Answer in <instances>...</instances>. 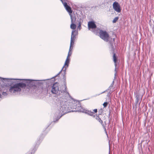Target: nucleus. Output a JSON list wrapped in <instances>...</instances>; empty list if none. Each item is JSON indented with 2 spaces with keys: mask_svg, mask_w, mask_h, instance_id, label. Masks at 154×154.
<instances>
[{
  "mask_svg": "<svg viewBox=\"0 0 154 154\" xmlns=\"http://www.w3.org/2000/svg\"><path fill=\"white\" fill-rule=\"evenodd\" d=\"M64 85L60 88L59 84L55 83L51 87V91L53 94H56L57 97L55 100L56 107L55 118L54 122L58 120L63 115L70 112L69 109V103L71 97L67 90L66 77H64Z\"/></svg>",
  "mask_w": 154,
  "mask_h": 154,
  "instance_id": "nucleus-1",
  "label": "nucleus"
},
{
  "mask_svg": "<svg viewBox=\"0 0 154 154\" xmlns=\"http://www.w3.org/2000/svg\"><path fill=\"white\" fill-rule=\"evenodd\" d=\"M28 81L26 83H16L14 85L10 86L9 89V91L11 94L15 95L18 94L21 91L22 89L25 88L27 85L29 87H32L33 86L38 87V89L37 91L39 90V92H42L43 91L45 90V88H43L42 87V82H38L37 84H35L33 83L34 81H38V80H32L29 79H25Z\"/></svg>",
  "mask_w": 154,
  "mask_h": 154,
  "instance_id": "nucleus-2",
  "label": "nucleus"
},
{
  "mask_svg": "<svg viewBox=\"0 0 154 154\" xmlns=\"http://www.w3.org/2000/svg\"><path fill=\"white\" fill-rule=\"evenodd\" d=\"M63 4L64 7L65 8L66 10L69 13L70 17L71 19V23H74L75 21V18L72 17V15L71 14L72 13V11L70 7L69 6L67 3L66 2H68V0H60Z\"/></svg>",
  "mask_w": 154,
  "mask_h": 154,
  "instance_id": "nucleus-3",
  "label": "nucleus"
},
{
  "mask_svg": "<svg viewBox=\"0 0 154 154\" xmlns=\"http://www.w3.org/2000/svg\"><path fill=\"white\" fill-rule=\"evenodd\" d=\"M100 37L106 42H108L109 39V37L107 33L105 31L100 30L99 32Z\"/></svg>",
  "mask_w": 154,
  "mask_h": 154,
  "instance_id": "nucleus-4",
  "label": "nucleus"
},
{
  "mask_svg": "<svg viewBox=\"0 0 154 154\" xmlns=\"http://www.w3.org/2000/svg\"><path fill=\"white\" fill-rule=\"evenodd\" d=\"M72 46L70 45L69 51L68 52V55L64 65L63 66V67H64L65 66L68 67L69 60V57L70 56L72 53V51L73 49Z\"/></svg>",
  "mask_w": 154,
  "mask_h": 154,
  "instance_id": "nucleus-5",
  "label": "nucleus"
},
{
  "mask_svg": "<svg viewBox=\"0 0 154 154\" xmlns=\"http://www.w3.org/2000/svg\"><path fill=\"white\" fill-rule=\"evenodd\" d=\"M113 8L116 12L119 13L121 11V9L119 3L116 2H114L113 4Z\"/></svg>",
  "mask_w": 154,
  "mask_h": 154,
  "instance_id": "nucleus-6",
  "label": "nucleus"
},
{
  "mask_svg": "<svg viewBox=\"0 0 154 154\" xmlns=\"http://www.w3.org/2000/svg\"><path fill=\"white\" fill-rule=\"evenodd\" d=\"M77 32L75 30H72V31L70 45L72 46V45H73L75 38V36L77 35Z\"/></svg>",
  "mask_w": 154,
  "mask_h": 154,
  "instance_id": "nucleus-7",
  "label": "nucleus"
},
{
  "mask_svg": "<svg viewBox=\"0 0 154 154\" xmlns=\"http://www.w3.org/2000/svg\"><path fill=\"white\" fill-rule=\"evenodd\" d=\"M77 104H76V106L75 105L73 106V109H75V110H72V111H80L81 112V110H82L83 109H84L82 107L81 104L79 103V102H77Z\"/></svg>",
  "mask_w": 154,
  "mask_h": 154,
  "instance_id": "nucleus-8",
  "label": "nucleus"
},
{
  "mask_svg": "<svg viewBox=\"0 0 154 154\" xmlns=\"http://www.w3.org/2000/svg\"><path fill=\"white\" fill-rule=\"evenodd\" d=\"M81 111L82 112L85 113L90 116H93V117H95L96 116L94 114L93 112H92L91 111L88 110H85L84 109H83Z\"/></svg>",
  "mask_w": 154,
  "mask_h": 154,
  "instance_id": "nucleus-9",
  "label": "nucleus"
},
{
  "mask_svg": "<svg viewBox=\"0 0 154 154\" xmlns=\"http://www.w3.org/2000/svg\"><path fill=\"white\" fill-rule=\"evenodd\" d=\"M88 27L89 29H94L96 27V26L93 21H90L88 22Z\"/></svg>",
  "mask_w": 154,
  "mask_h": 154,
  "instance_id": "nucleus-10",
  "label": "nucleus"
},
{
  "mask_svg": "<svg viewBox=\"0 0 154 154\" xmlns=\"http://www.w3.org/2000/svg\"><path fill=\"white\" fill-rule=\"evenodd\" d=\"M114 81H113L109 87L108 88V90L109 91V94H110L113 91L114 89L113 85H114Z\"/></svg>",
  "mask_w": 154,
  "mask_h": 154,
  "instance_id": "nucleus-11",
  "label": "nucleus"
},
{
  "mask_svg": "<svg viewBox=\"0 0 154 154\" xmlns=\"http://www.w3.org/2000/svg\"><path fill=\"white\" fill-rule=\"evenodd\" d=\"M95 118L99 122H100L101 124L103 126V128H104L105 130H106L105 126L103 124V121L101 120V119L100 118L99 116L97 115H96V116Z\"/></svg>",
  "mask_w": 154,
  "mask_h": 154,
  "instance_id": "nucleus-12",
  "label": "nucleus"
},
{
  "mask_svg": "<svg viewBox=\"0 0 154 154\" xmlns=\"http://www.w3.org/2000/svg\"><path fill=\"white\" fill-rule=\"evenodd\" d=\"M0 79H1L2 82H3L5 81H7L9 82L10 80H22V79H6V78H4L2 77H0Z\"/></svg>",
  "mask_w": 154,
  "mask_h": 154,
  "instance_id": "nucleus-13",
  "label": "nucleus"
},
{
  "mask_svg": "<svg viewBox=\"0 0 154 154\" xmlns=\"http://www.w3.org/2000/svg\"><path fill=\"white\" fill-rule=\"evenodd\" d=\"M136 104H137L138 103L139 104H140V103L141 100V99L140 98V97L138 95H137L136 96Z\"/></svg>",
  "mask_w": 154,
  "mask_h": 154,
  "instance_id": "nucleus-14",
  "label": "nucleus"
},
{
  "mask_svg": "<svg viewBox=\"0 0 154 154\" xmlns=\"http://www.w3.org/2000/svg\"><path fill=\"white\" fill-rule=\"evenodd\" d=\"M76 25H75V24H74V23H71L70 25V28L71 29H75L76 28Z\"/></svg>",
  "mask_w": 154,
  "mask_h": 154,
  "instance_id": "nucleus-15",
  "label": "nucleus"
},
{
  "mask_svg": "<svg viewBox=\"0 0 154 154\" xmlns=\"http://www.w3.org/2000/svg\"><path fill=\"white\" fill-rule=\"evenodd\" d=\"M113 61L115 63V66H116V57L115 54L114 53L113 54Z\"/></svg>",
  "mask_w": 154,
  "mask_h": 154,
  "instance_id": "nucleus-16",
  "label": "nucleus"
},
{
  "mask_svg": "<svg viewBox=\"0 0 154 154\" xmlns=\"http://www.w3.org/2000/svg\"><path fill=\"white\" fill-rule=\"evenodd\" d=\"M66 68H62V69L61 70V71L58 74H60V73L61 72H63L64 74V75H65L66 74L65 73V71L66 70Z\"/></svg>",
  "mask_w": 154,
  "mask_h": 154,
  "instance_id": "nucleus-17",
  "label": "nucleus"
},
{
  "mask_svg": "<svg viewBox=\"0 0 154 154\" xmlns=\"http://www.w3.org/2000/svg\"><path fill=\"white\" fill-rule=\"evenodd\" d=\"M119 18V17H115L112 20L113 23H115L118 20Z\"/></svg>",
  "mask_w": 154,
  "mask_h": 154,
  "instance_id": "nucleus-18",
  "label": "nucleus"
},
{
  "mask_svg": "<svg viewBox=\"0 0 154 154\" xmlns=\"http://www.w3.org/2000/svg\"><path fill=\"white\" fill-rule=\"evenodd\" d=\"M81 22H79V26L77 27L78 29H79V30H80L81 29Z\"/></svg>",
  "mask_w": 154,
  "mask_h": 154,
  "instance_id": "nucleus-19",
  "label": "nucleus"
},
{
  "mask_svg": "<svg viewBox=\"0 0 154 154\" xmlns=\"http://www.w3.org/2000/svg\"><path fill=\"white\" fill-rule=\"evenodd\" d=\"M108 103L107 102H104L103 104V105L104 107H106L107 106V105L108 104Z\"/></svg>",
  "mask_w": 154,
  "mask_h": 154,
  "instance_id": "nucleus-20",
  "label": "nucleus"
},
{
  "mask_svg": "<svg viewBox=\"0 0 154 154\" xmlns=\"http://www.w3.org/2000/svg\"><path fill=\"white\" fill-rule=\"evenodd\" d=\"M2 95L4 96H6L7 94L6 92H3L2 93Z\"/></svg>",
  "mask_w": 154,
  "mask_h": 154,
  "instance_id": "nucleus-21",
  "label": "nucleus"
},
{
  "mask_svg": "<svg viewBox=\"0 0 154 154\" xmlns=\"http://www.w3.org/2000/svg\"><path fill=\"white\" fill-rule=\"evenodd\" d=\"M116 69H117V68H115V71L116 72H115V74H114V75H115L114 79H115L116 78Z\"/></svg>",
  "mask_w": 154,
  "mask_h": 154,
  "instance_id": "nucleus-22",
  "label": "nucleus"
},
{
  "mask_svg": "<svg viewBox=\"0 0 154 154\" xmlns=\"http://www.w3.org/2000/svg\"><path fill=\"white\" fill-rule=\"evenodd\" d=\"M93 111H94L95 113H96L97 111V109H94V110H93Z\"/></svg>",
  "mask_w": 154,
  "mask_h": 154,
  "instance_id": "nucleus-23",
  "label": "nucleus"
},
{
  "mask_svg": "<svg viewBox=\"0 0 154 154\" xmlns=\"http://www.w3.org/2000/svg\"><path fill=\"white\" fill-rule=\"evenodd\" d=\"M109 42L110 43V44L111 45V47H112V48H113V47H112L113 46H112V42Z\"/></svg>",
  "mask_w": 154,
  "mask_h": 154,
  "instance_id": "nucleus-24",
  "label": "nucleus"
},
{
  "mask_svg": "<svg viewBox=\"0 0 154 154\" xmlns=\"http://www.w3.org/2000/svg\"><path fill=\"white\" fill-rule=\"evenodd\" d=\"M106 91H107V90H106V91H104L103 92H102V93H100V94H99L98 95H99L100 94H102V93H104V92H105Z\"/></svg>",
  "mask_w": 154,
  "mask_h": 154,
  "instance_id": "nucleus-25",
  "label": "nucleus"
},
{
  "mask_svg": "<svg viewBox=\"0 0 154 154\" xmlns=\"http://www.w3.org/2000/svg\"><path fill=\"white\" fill-rule=\"evenodd\" d=\"M92 32H94V33H96V32L95 31H92Z\"/></svg>",
  "mask_w": 154,
  "mask_h": 154,
  "instance_id": "nucleus-26",
  "label": "nucleus"
},
{
  "mask_svg": "<svg viewBox=\"0 0 154 154\" xmlns=\"http://www.w3.org/2000/svg\"><path fill=\"white\" fill-rule=\"evenodd\" d=\"M49 79H45V80H43L45 81V80H49Z\"/></svg>",
  "mask_w": 154,
  "mask_h": 154,
  "instance_id": "nucleus-27",
  "label": "nucleus"
},
{
  "mask_svg": "<svg viewBox=\"0 0 154 154\" xmlns=\"http://www.w3.org/2000/svg\"><path fill=\"white\" fill-rule=\"evenodd\" d=\"M114 39H113V42H114Z\"/></svg>",
  "mask_w": 154,
  "mask_h": 154,
  "instance_id": "nucleus-28",
  "label": "nucleus"
}]
</instances>
